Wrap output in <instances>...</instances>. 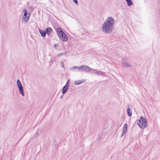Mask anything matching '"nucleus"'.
Returning <instances> with one entry per match:
<instances>
[{
	"mask_svg": "<svg viewBox=\"0 0 160 160\" xmlns=\"http://www.w3.org/2000/svg\"><path fill=\"white\" fill-rule=\"evenodd\" d=\"M92 70L93 71L92 73L94 74H97L98 75H100L101 76H104V73L100 71H98L96 69H92Z\"/></svg>",
	"mask_w": 160,
	"mask_h": 160,
	"instance_id": "8",
	"label": "nucleus"
},
{
	"mask_svg": "<svg viewBox=\"0 0 160 160\" xmlns=\"http://www.w3.org/2000/svg\"><path fill=\"white\" fill-rule=\"evenodd\" d=\"M23 13L24 15L22 16V19L26 22L28 20L30 15L29 13L28 12L27 10L26 9H24Z\"/></svg>",
	"mask_w": 160,
	"mask_h": 160,
	"instance_id": "4",
	"label": "nucleus"
},
{
	"mask_svg": "<svg viewBox=\"0 0 160 160\" xmlns=\"http://www.w3.org/2000/svg\"><path fill=\"white\" fill-rule=\"evenodd\" d=\"M69 86H67V84H66L62 88V94L64 95L67 92L69 88Z\"/></svg>",
	"mask_w": 160,
	"mask_h": 160,
	"instance_id": "10",
	"label": "nucleus"
},
{
	"mask_svg": "<svg viewBox=\"0 0 160 160\" xmlns=\"http://www.w3.org/2000/svg\"><path fill=\"white\" fill-rule=\"evenodd\" d=\"M84 80L83 79L81 80L76 81H75V84L76 85H79L80 84L83 82Z\"/></svg>",
	"mask_w": 160,
	"mask_h": 160,
	"instance_id": "14",
	"label": "nucleus"
},
{
	"mask_svg": "<svg viewBox=\"0 0 160 160\" xmlns=\"http://www.w3.org/2000/svg\"><path fill=\"white\" fill-rule=\"evenodd\" d=\"M52 31V28L49 27L47 28L45 30L46 34H47V35H48L50 34Z\"/></svg>",
	"mask_w": 160,
	"mask_h": 160,
	"instance_id": "11",
	"label": "nucleus"
},
{
	"mask_svg": "<svg viewBox=\"0 0 160 160\" xmlns=\"http://www.w3.org/2000/svg\"><path fill=\"white\" fill-rule=\"evenodd\" d=\"M115 20L111 17L107 18L102 25V31L106 33H111L113 30Z\"/></svg>",
	"mask_w": 160,
	"mask_h": 160,
	"instance_id": "1",
	"label": "nucleus"
},
{
	"mask_svg": "<svg viewBox=\"0 0 160 160\" xmlns=\"http://www.w3.org/2000/svg\"><path fill=\"white\" fill-rule=\"evenodd\" d=\"M17 83L18 87L22 86L20 81L18 79L17 80Z\"/></svg>",
	"mask_w": 160,
	"mask_h": 160,
	"instance_id": "18",
	"label": "nucleus"
},
{
	"mask_svg": "<svg viewBox=\"0 0 160 160\" xmlns=\"http://www.w3.org/2000/svg\"><path fill=\"white\" fill-rule=\"evenodd\" d=\"M128 128V124L126 123L124 125L123 127L122 132V134L121 136V137H122L123 136L125 135Z\"/></svg>",
	"mask_w": 160,
	"mask_h": 160,
	"instance_id": "7",
	"label": "nucleus"
},
{
	"mask_svg": "<svg viewBox=\"0 0 160 160\" xmlns=\"http://www.w3.org/2000/svg\"><path fill=\"white\" fill-rule=\"evenodd\" d=\"M69 79H68L66 84H67V86H69V85L68 84V83H69Z\"/></svg>",
	"mask_w": 160,
	"mask_h": 160,
	"instance_id": "24",
	"label": "nucleus"
},
{
	"mask_svg": "<svg viewBox=\"0 0 160 160\" xmlns=\"http://www.w3.org/2000/svg\"><path fill=\"white\" fill-rule=\"evenodd\" d=\"M128 6H130L133 4L132 1L131 0H128L127 1Z\"/></svg>",
	"mask_w": 160,
	"mask_h": 160,
	"instance_id": "17",
	"label": "nucleus"
},
{
	"mask_svg": "<svg viewBox=\"0 0 160 160\" xmlns=\"http://www.w3.org/2000/svg\"><path fill=\"white\" fill-rule=\"evenodd\" d=\"M74 3L76 4L77 5H78V1L77 0H73Z\"/></svg>",
	"mask_w": 160,
	"mask_h": 160,
	"instance_id": "22",
	"label": "nucleus"
},
{
	"mask_svg": "<svg viewBox=\"0 0 160 160\" xmlns=\"http://www.w3.org/2000/svg\"><path fill=\"white\" fill-rule=\"evenodd\" d=\"M54 29L56 31L57 34L58 36H59V34H62L63 33V32H64L62 31V28L60 27H58L57 28H54Z\"/></svg>",
	"mask_w": 160,
	"mask_h": 160,
	"instance_id": "9",
	"label": "nucleus"
},
{
	"mask_svg": "<svg viewBox=\"0 0 160 160\" xmlns=\"http://www.w3.org/2000/svg\"><path fill=\"white\" fill-rule=\"evenodd\" d=\"M38 31L42 37H44L46 36V34L45 31L42 30L40 28L39 29Z\"/></svg>",
	"mask_w": 160,
	"mask_h": 160,
	"instance_id": "12",
	"label": "nucleus"
},
{
	"mask_svg": "<svg viewBox=\"0 0 160 160\" xmlns=\"http://www.w3.org/2000/svg\"><path fill=\"white\" fill-rule=\"evenodd\" d=\"M61 66V67L63 68L64 67L63 63L62 62H60Z\"/></svg>",
	"mask_w": 160,
	"mask_h": 160,
	"instance_id": "23",
	"label": "nucleus"
},
{
	"mask_svg": "<svg viewBox=\"0 0 160 160\" xmlns=\"http://www.w3.org/2000/svg\"><path fill=\"white\" fill-rule=\"evenodd\" d=\"M127 112L129 116L131 117L132 115V112L129 108H128L127 109Z\"/></svg>",
	"mask_w": 160,
	"mask_h": 160,
	"instance_id": "15",
	"label": "nucleus"
},
{
	"mask_svg": "<svg viewBox=\"0 0 160 160\" xmlns=\"http://www.w3.org/2000/svg\"><path fill=\"white\" fill-rule=\"evenodd\" d=\"M122 63L123 66L126 68L130 67L131 66V64L128 62V60L127 58H124L122 59Z\"/></svg>",
	"mask_w": 160,
	"mask_h": 160,
	"instance_id": "5",
	"label": "nucleus"
},
{
	"mask_svg": "<svg viewBox=\"0 0 160 160\" xmlns=\"http://www.w3.org/2000/svg\"><path fill=\"white\" fill-rule=\"evenodd\" d=\"M18 88L20 94L22 95V96H24V94L22 86H21L18 87Z\"/></svg>",
	"mask_w": 160,
	"mask_h": 160,
	"instance_id": "13",
	"label": "nucleus"
},
{
	"mask_svg": "<svg viewBox=\"0 0 160 160\" xmlns=\"http://www.w3.org/2000/svg\"><path fill=\"white\" fill-rule=\"evenodd\" d=\"M58 37L59 39L63 42H66L68 39V37L64 32L62 34H60Z\"/></svg>",
	"mask_w": 160,
	"mask_h": 160,
	"instance_id": "6",
	"label": "nucleus"
},
{
	"mask_svg": "<svg viewBox=\"0 0 160 160\" xmlns=\"http://www.w3.org/2000/svg\"><path fill=\"white\" fill-rule=\"evenodd\" d=\"M137 124L140 128L143 129L147 126V122L146 119L143 116H141L140 118L137 121Z\"/></svg>",
	"mask_w": 160,
	"mask_h": 160,
	"instance_id": "2",
	"label": "nucleus"
},
{
	"mask_svg": "<svg viewBox=\"0 0 160 160\" xmlns=\"http://www.w3.org/2000/svg\"><path fill=\"white\" fill-rule=\"evenodd\" d=\"M58 44L57 43H55L54 45V47L57 49V47H58Z\"/></svg>",
	"mask_w": 160,
	"mask_h": 160,
	"instance_id": "20",
	"label": "nucleus"
},
{
	"mask_svg": "<svg viewBox=\"0 0 160 160\" xmlns=\"http://www.w3.org/2000/svg\"><path fill=\"white\" fill-rule=\"evenodd\" d=\"M62 98V96H61L60 97L61 98Z\"/></svg>",
	"mask_w": 160,
	"mask_h": 160,
	"instance_id": "26",
	"label": "nucleus"
},
{
	"mask_svg": "<svg viewBox=\"0 0 160 160\" xmlns=\"http://www.w3.org/2000/svg\"><path fill=\"white\" fill-rule=\"evenodd\" d=\"M66 53H67L66 52H64V53H60L58 55V57H60L63 55L66 54Z\"/></svg>",
	"mask_w": 160,
	"mask_h": 160,
	"instance_id": "19",
	"label": "nucleus"
},
{
	"mask_svg": "<svg viewBox=\"0 0 160 160\" xmlns=\"http://www.w3.org/2000/svg\"><path fill=\"white\" fill-rule=\"evenodd\" d=\"M79 66H73L70 69V70L71 71H74L76 70V69L77 68L79 70Z\"/></svg>",
	"mask_w": 160,
	"mask_h": 160,
	"instance_id": "16",
	"label": "nucleus"
},
{
	"mask_svg": "<svg viewBox=\"0 0 160 160\" xmlns=\"http://www.w3.org/2000/svg\"><path fill=\"white\" fill-rule=\"evenodd\" d=\"M54 60H51L50 61V62H51L52 63H53L54 62Z\"/></svg>",
	"mask_w": 160,
	"mask_h": 160,
	"instance_id": "25",
	"label": "nucleus"
},
{
	"mask_svg": "<svg viewBox=\"0 0 160 160\" xmlns=\"http://www.w3.org/2000/svg\"><path fill=\"white\" fill-rule=\"evenodd\" d=\"M28 8L31 11H32L33 10V8L32 7L30 6L28 7Z\"/></svg>",
	"mask_w": 160,
	"mask_h": 160,
	"instance_id": "21",
	"label": "nucleus"
},
{
	"mask_svg": "<svg viewBox=\"0 0 160 160\" xmlns=\"http://www.w3.org/2000/svg\"><path fill=\"white\" fill-rule=\"evenodd\" d=\"M79 70H80V71L82 72H88L92 70V68H90L88 66L85 65H82L79 66Z\"/></svg>",
	"mask_w": 160,
	"mask_h": 160,
	"instance_id": "3",
	"label": "nucleus"
}]
</instances>
